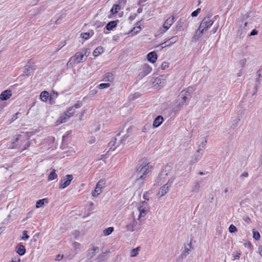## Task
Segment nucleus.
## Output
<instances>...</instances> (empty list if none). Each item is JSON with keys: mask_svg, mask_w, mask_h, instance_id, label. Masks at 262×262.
Masks as SVG:
<instances>
[{"mask_svg": "<svg viewBox=\"0 0 262 262\" xmlns=\"http://www.w3.org/2000/svg\"><path fill=\"white\" fill-rule=\"evenodd\" d=\"M151 166L146 159H142L139 163L136 168V180L142 182L146 179Z\"/></svg>", "mask_w": 262, "mask_h": 262, "instance_id": "1", "label": "nucleus"}, {"mask_svg": "<svg viewBox=\"0 0 262 262\" xmlns=\"http://www.w3.org/2000/svg\"><path fill=\"white\" fill-rule=\"evenodd\" d=\"M214 20L211 18V16L208 15L205 16L202 20L198 30L195 32V34L192 39L194 41L199 39L201 35L207 31L208 29L213 24Z\"/></svg>", "mask_w": 262, "mask_h": 262, "instance_id": "2", "label": "nucleus"}, {"mask_svg": "<svg viewBox=\"0 0 262 262\" xmlns=\"http://www.w3.org/2000/svg\"><path fill=\"white\" fill-rule=\"evenodd\" d=\"M13 143L20 151L26 149L30 145L28 137L23 135H18Z\"/></svg>", "mask_w": 262, "mask_h": 262, "instance_id": "3", "label": "nucleus"}, {"mask_svg": "<svg viewBox=\"0 0 262 262\" xmlns=\"http://www.w3.org/2000/svg\"><path fill=\"white\" fill-rule=\"evenodd\" d=\"M179 99H181V101L179 102L178 106L180 108L183 107L184 105L187 104V101L190 99V93L186 91H182L179 96Z\"/></svg>", "mask_w": 262, "mask_h": 262, "instance_id": "4", "label": "nucleus"}, {"mask_svg": "<svg viewBox=\"0 0 262 262\" xmlns=\"http://www.w3.org/2000/svg\"><path fill=\"white\" fill-rule=\"evenodd\" d=\"M174 180V178L171 177L169 179L166 184H164L161 187L157 194L159 197H162L164 196L169 190V188L171 186V184L173 182Z\"/></svg>", "mask_w": 262, "mask_h": 262, "instance_id": "5", "label": "nucleus"}, {"mask_svg": "<svg viewBox=\"0 0 262 262\" xmlns=\"http://www.w3.org/2000/svg\"><path fill=\"white\" fill-rule=\"evenodd\" d=\"M139 215L138 217V220H139L142 217L145 216L148 211L147 203L146 201H142L138 207Z\"/></svg>", "mask_w": 262, "mask_h": 262, "instance_id": "6", "label": "nucleus"}, {"mask_svg": "<svg viewBox=\"0 0 262 262\" xmlns=\"http://www.w3.org/2000/svg\"><path fill=\"white\" fill-rule=\"evenodd\" d=\"M84 58V55L81 51L77 52L74 56L71 57L67 65L75 63H80L83 61Z\"/></svg>", "mask_w": 262, "mask_h": 262, "instance_id": "7", "label": "nucleus"}, {"mask_svg": "<svg viewBox=\"0 0 262 262\" xmlns=\"http://www.w3.org/2000/svg\"><path fill=\"white\" fill-rule=\"evenodd\" d=\"M140 219L138 220V218L136 219L134 217L133 219L129 222L126 225V230L128 231L133 232L134 231L136 227L140 225Z\"/></svg>", "mask_w": 262, "mask_h": 262, "instance_id": "8", "label": "nucleus"}, {"mask_svg": "<svg viewBox=\"0 0 262 262\" xmlns=\"http://www.w3.org/2000/svg\"><path fill=\"white\" fill-rule=\"evenodd\" d=\"M174 20V16H172L168 18L163 24L162 27L161 28L160 31V33L163 34L166 32L168 29L170 27V26L173 24Z\"/></svg>", "mask_w": 262, "mask_h": 262, "instance_id": "9", "label": "nucleus"}, {"mask_svg": "<svg viewBox=\"0 0 262 262\" xmlns=\"http://www.w3.org/2000/svg\"><path fill=\"white\" fill-rule=\"evenodd\" d=\"M106 184L105 179H101L96 184L94 191L92 192V195L96 196L102 192V188L104 187Z\"/></svg>", "mask_w": 262, "mask_h": 262, "instance_id": "10", "label": "nucleus"}, {"mask_svg": "<svg viewBox=\"0 0 262 262\" xmlns=\"http://www.w3.org/2000/svg\"><path fill=\"white\" fill-rule=\"evenodd\" d=\"M73 179V176L72 174L66 175L65 177L61 180L59 188L62 189L68 186Z\"/></svg>", "mask_w": 262, "mask_h": 262, "instance_id": "11", "label": "nucleus"}, {"mask_svg": "<svg viewBox=\"0 0 262 262\" xmlns=\"http://www.w3.org/2000/svg\"><path fill=\"white\" fill-rule=\"evenodd\" d=\"M166 77L164 75H161L156 78L152 82L154 86L161 88L166 83Z\"/></svg>", "mask_w": 262, "mask_h": 262, "instance_id": "12", "label": "nucleus"}, {"mask_svg": "<svg viewBox=\"0 0 262 262\" xmlns=\"http://www.w3.org/2000/svg\"><path fill=\"white\" fill-rule=\"evenodd\" d=\"M247 23L248 21L242 20L241 24H240V28L237 33V35L239 38H243L246 35L248 30L247 28Z\"/></svg>", "mask_w": 262, "mask_h": 262, "instance_id": "13", "label": "nucleus"}, {"mask_svg": "<svg viewBox=\"0 0 262 262\" xmlns=\"http://www.w3.org/2000/svg\"><path fill=\"white\" fill-rule=\"evenodd\" d=\"M170 170V166H166L163 169L158 177L159 182H161L162 183H163L164 182V180L165 179L166 177L168 176V173Z\"/></svg>", "mask_w": 262, "mask_h": 262, "instance_id": "14", "label": "nucleus"}, {"mask_svg": "<svg viewBox=\"0 0 262 262\" xmlns=\"http://www.w3.org/2000/svg\"><path fill=\"white\" fill-rule=\"evenodd\" d=\"M83 105V103L80 101H78L77 103H76L73 106L70 107L67 112L69 114V115H70L71 117L73 116V115L75 113V110L76 108H80Z\"/></svg>", "mask_w": 262, "mask_h": 262, "instance_id": "15", "label": "nucleus"}, {"mask_svg": "<svg viewBox=\"0 0 262 262\" xmlns=\"http://www.w3.org/2000/svg\"><path fill=\"white\" fill-rule=\"evenodd\" d=\"M35 69V66L34 64L33 63L28 62L25 66L24 73L28 76L30 75L34 72Z\"/></svg>", "mask_w": 262, "mask_h": 262, "instance_id": "16", "label": "nucleus"}, {"mask_svg": "<svg viewBox=\"0 0 262 262\" xmlns=\"http://www.w3.org/2000/svg\"><path fill=\"white\" fill-rule=\"evenodd\" d=\"M203 154V153L200 151V150H197L190 161V164L192 165L199 161L202 158Z\"/></svg>", "mask_w": 262, "mask_h": 262, "instance_id": "17", "label": "nucleus"}, {"mask_svg": "<svg viewBox=\"0 0 262 262\" xmlns=\"http://www.w3.org/2000/svg\"><path fill=\"white\" fill-rule=\"evenodd\" d=\"M70 115H69L67 112L64 113L60 116L59 118L57 120V125L67 122L70 118Z\"/></svg>", "mask_w": 262, "mask_h": 262, "instance_id": "18", "label": "nucleus"}, {"mask_svg": "<svg viewBox=\"0 0 262 262\" xmlns=\"http://www.w3.org/2000/svg\"><path fill=\"white\" fill-rule=\"evenodd\" d=\"M106 247H102L101 248V254H100L96 262H101L103 258L106 256L107 253L111 252L110 250L106 248Z\"/></svg>", "mask_w": 262, "mask_h": 262, "instance_id": "19", "label": "nucleus"}, {"mask_svg": "<svg viewBox=\"0 0 262 262\" xmlns=\"http://www.w3.org/2000/svg\"><path fill=\"white\" fill-rule=\"evenodd\" d=\"M152 68L148 64H144L142 67L141 76H145L151 72Z\"/></svg>", "mask_w": 262, "mask_h": 262, "instance_id": "20", "label": "nucleus"}, {"mask_svg": "<svg viewBox=\"0 0 262 262\" xmlns=\"http://www.w3.org/2000/svg\"><path fill=\"white\" fill-rule=\"evenodd\" d=\"M12 96L11 90H7L3 91L0 95V98L2 100H7Z\"/></svg>", "mask_w": 262, "mask_h": 262, "instance_id": "21", "label": "nucleus"}, {"mask_svg": "<svg viewBox=\"0 0 262 262\" xmlns=\"http://www.w3.org/2000/svg\"><path fill=\"white\" fill-rule=\"evenodd\" d=\"M147 58L151 63H155L157 59V54L155 52H151L147 55Z\"/></svg>", "mask_w": 262, "mask_h": 262, "instance_id": "22", "label": "nucleus"}, {"mask_svg": "<svg viewBox=\"0 0 262 262\" xmlns=\"http://www.w3.org/2000/svg\"><path fill=\"white\" fill-rule=\"evenodd\" d=\"M201 183L199 181H195L191 186V191L193 193H198L200 191Z\"/></svg>", "mask_w": 262, "mask_h": 262, "instance_id": "23", "label": "nucleus"}, {"mask_svg": "<svg viewBox=\"0 0 262 262\" xmlns=\"http://www.w3.org/2000/svg\"><path fill=\"white\" fill-rule=\"evenodd\" d=\"M164 119L162 116H158L154 120L153 122V126L154 127H159L163 122Z\"/></svg>", "mask_w": 262, "mask_h": 262, "instance_id": "24", "label": "nucleus"}, {"mask_svg": "<svg viewBox=\"0 0 262 262\" xmlns=\"http://www.w3.org/2000/svg\"><path fill=\"white\" fill-rule=\"evenodd\" d=\"M99 251V248L98 247H93L89 250L88 257L92 258L96 253H98Z\"/></svg>", "mask_w": 262, "mask_h": 262, "instance_id": "25", "label": "nucleus"}, {"mask_svg": "<svg viewBox=\"0 0 262 262\" xmlns=\"http://www.w3.org/2000/svg\"><path fill=\"white\" fill-rule=\"evenodd\" d=\"M117 21H118V20L117 21H116V20L111 21L106 25V29L107 30H112V29H113L114 28H115L116 27V26L117 25Z\"/></svg>", "mask_w": 262, "mask_h": 262, "instance_id": "26", "label": "nucleus"}, {"mask_svg": "<svg viewBox=\"0 0 262 262\" xmlns=\"http://www.w3.org/2000/svg\"><path fill=\"white\" fill-rule=\"evenodd\" d=\"M49 93L47 91H42L40 95V99L44 102H46L49 98Z\"/></svg>", "mask_w": 262, "mask_h": 262, "instance_id": "27", "label": "nucleus"}, {"mask_svg": "<svg viewBox=\"0 0 262 262\" xmlns=\"http://www.w3.org/2000/svg\"><path fill=\"white\" fill-rule=\"evenodd\" d=\"M114 80L113 75L112 73L108 72L104 75V80L112 82Z\"/></svg>", "mask_w": 262, "mask_h": 262, "instance_id": "28", "label": "nucleus"}, {"mask_svg": "<svg viewBox=\"0 0 262 262\" xmlns=\"http://www.w3.org/2000/svg\"><path fill=\"white\" fill-rule=\"evenodd\" d=\"M192 249V247H189V248L184 247V250L181 254V256L182 258L186 257V256L189 254V252Z\"/></svg>", "mask_w": 262, "mask_h": 262, "instance_id": "29", "label": "nucleus"}, {"mask_svg": "<svg viewBox=\"0 0 262 262\" xmlns=\"http://www.w3.org/2000/svg\"><path fill=\"white\" fill-rule=\"evenodd\" d=\"M121 9V7L120 5L115 4L113 5L112 8L111 9L110 12L111 14H114L117 13L119 10Z\"/></svg>", "mask_w": 262, "mask_h": 262, "instance_id": "30", "label": "nucleus"}, {"mask_svg": "<svg viewBox=\"0 0 262 262\" xmlns=\"http://www.w3.org/2000/svg\"><path fill=\"white\" fill-rule=\"evenodd\" d=\"M103 52V49L102 47H97L93 52V55L95 57H97Z\"/></svg>", "mask_w": 262, "mask_h": 262, "instance_id": "31", "label": "nucleus"}, {"mask_svg": "<svg viewBox=\"0 0 262 262\" xmlns=\"http://www.w3.org/2000/svg\"><path fill=\"white\" fill-rule=\"evenodd\" d=\"M48 201L47 198L39 200L37 201L36 203V207L38 208L43 206L45 204V202L48 203Z\"/></svg>", "mask_w": 262, "mask_h": 262, "instance_id": "32", "label": "nucleus"}, {"mask_svg": "<svg viewBox=\"0 0 262 262\" xmlns=\"http://www.w3.org/2000/svg\"><path fill=\"white\" fill-rule=\"evenodd\" d=\"M57 177V174L55 172V169H52L51 173L49 174L48 176V181H52Z\"/></svg>", "mask_w": 262, "mask_h": 262, "instance_id": "33", "label": "nucleus"}, {"mask_svg": "<svg viewBox=\"0 0 262 262\" xmlns=\"http://www.w3.org/2000/svg\"><path fill=\"white\" fill-rule=\"evenodd\" d=\"M25 247H16V252L20 256L24 255L26 252Z\"/></svg>", "mask_w": 262, "mask_h": 262, "instance_id": "34", "label": "nucleus"}, {"mask_svg": "<svg viewBox=\"0 0 262 262\" xmlns=\"http://www.w3.org/2000/svg\"><path fill=\"white\" fill-rule=\"evenodd\" d=\"M140 251V247H137L136 248L133 249L130 251V256L135 257L138 255L139 252Z\"/></svg>", "mask_w": 262, "mask_h": 262, "instance_id": "35", "label": "nucleus"}, {"mask_svg": "<svg viewBox=\"0 0 262 262\" xmlns=\"http://www.w3.org/2000/svg\"><path fill=\"white\" fill-rule=\"evenodd\" d=\"M207 143V140H205L204 141H203L199 145L197 150H200V151L203 153L204 149L206 146V144Z\"/></svg>", "mask_w": 262, "mask_h": 262, "instance_id": "36", "label": "nucleus"}, {"mask_svg": "<svg viewBox=\"0 0 262 262\" xmlns=\"http://www.w3.org/2000/svg\"><path fill=\"white\" fill-rule=\"evenodd\" d=\"M114 231V228L112 227H108L103 230V234L104 235H108L111 234Z\"/></svg>", "mask_w": 262, "mask_h": 262, "instance_id": "37", "label": "nucleus"}, {"mask_svg": "<svg viewBox=\"0 0 262 262\" xmlns=\"http://www.w3.org/2000/svg\"><path fill=\"white\" fill-rule=\"evenodd\" d=\"M81 52L84 56L85 58L84 59V60H85L86 59L87 57L89 56L90 53V49L88 48L83 49Z\"/></svg>", "mask_w": 262, "mask_h": 262, "instance_id": "38", "label": "nucleus"}, {"mask_svg": "<svg viewBox=\"0 0 262 262\" xmlns=\"http://www.w3.org/2000/svg\"><path fill=\"white\" fill-rule=\"evenodd\" d=\"M151 128V125L150 124H146L142 128L143 133H147Z\"/></svg>", "mask_w": 262, "mask_h": 262, "instance_id": "39", "label": "nucleus"}, {"mask_svg": "<svg viewBox=\"0 0 262 262\" xmlns=\"http://www.w3.org/2000/svg\"><path fill=\"white\" fill-rule=\"evenodd\" d=\"M256 84H255V88H254V90H253V95H255L256 94L257 91H258V89H259V85L260 84V80L259 79H258L257 80H256Z\"/></svg>", "mask_w": 262, "mask_h": 262, "instance_id": "40", "label": "nucleus"}, {"mask_svg": "<svg viewBox=\"0 0 262 262\" xmlns=\"http://www.w3.org/2000/svg\"><path fill=\"white\" fill-rule=\"evenodd\" d=\"M110 83H100L98 85V88L99 89H103L105 88H107L110 86Z\"/></svg>", "mask_w": 262, "mask_h": 262, "instance_id": "41", "label": "nucleus"}, {"mask_svg": "<svg viewBox=\"0 0 262 262\" xmlns=\"http://www.w3.org/2000/svg\"><path fill=\"white\" fill-rule=\"evenodd\" d=\"M253 238L256 240H258L260 238V234L258 231H253Z\"/></svg>", "mask_w": 262, "mask_h": 262, "instance_id": "42", "label": "nucleus"}, {"mask_svg": "<svg viewBox=\"0 0 262 262\" xmlns=\"http://www.w3.org/2000/svg\"><path fill=\"white\" fill-rule=\"evenodd\" d=\"M169 39L165 41L164 42L162 43L161 44V46H162V48H163L165 47L170 46L171 45H172V43H171V42H169Z\"/></svg>", "mask_w": 262, "mask_h": 262, "instance_id": "43", "label": "nucleus"}, {"mask_svg": "<svg viewBox=\"0 0 262 262\" xmlns=\"http://www.w3.org/2000/svg\"><path fill=\"white\" fill-rule=\"evenodd\" d=\"M229 231L230 233H234L237 231V228L233 225H231L229 228Z\"/></svg>", "mask_w": 262, "mask_h": 262, "instance_id": "44", "label": "nucleus"}, {"mask_svg": "<svg viewBox=\"0 0 262 262\" xmlns=\"http://www.w3.org/2000/svg\"><path fill=\"white\" fill-rule=\"evenodd\" d=\"M253 15V13L251 11H249L243 17L244 20L247 19L248 18L251 17Z\"/></svg>", "mask_w": 262, "mask_h": 262, "instance_id": "45", "label": "nucleus"}, {"mask_svg": "<svg viewBox=\"0 0 262 262\" xmlns=\"http://www.w3.org/2000/svg\"><path fill=\"white\" fill-rule=\"evenodd\" d=\"M178 40V37L177 36H174L170 38H169V42H171L172 44H173L174 43L176 42Z\"/></svg>", "mask_w": 262, "mask_h": 262, "instance_id": "46", "label": "nucleus"}, {"mask_svg": "<svg viewBox=\"0 0 262 262\" xmlns=\"http://www.w3.org/2000/svg\"><path fill=\"white\" fill-rule=\"evenodd\" d=\"M200 11H201V8H198L195 11H194L193 12H192L191 16L192 17L196 16L199 14V13L200 12Z\"/></svg>", "mask_w": 262, "mask_h": 262, "instance_id": "47", "label": "nucleus"}, {"mask_svg": "<svg viewBox=\"0 0 262 262\" xmlns=\"http://www.w3.org/2000/svg\"><path fill=\"white\" fill-rule=\"evenodd\" d=\"M28 238H29V235L27 234V231H24L23 232V235L21 237V239L23 240H26V239H28Z\"/></svg>", "mask_w": 262, "mask_h": 262, "instance_id": "48", "label": "nucleus"}, {"mask_svg": "<svg viewBox=\"0 0 262 262\" xmlns=\"http://www.w3.org/2000/svg\"><path fill=\"white\" fill-rule=\"evenodd\" d=\"M37 237H38V234L34 235V237H33V238L31 239V244L35 245L36 244L35 243L37 241Z\"/></svg>", "mask_w": 262, "mask_h": 262, "instance_id": "49", "label": "nucleus"}, {"mask_svg": "<svg viewBox=\"0 0 262 262\" xmlns=\"http://www.w3.org/2000/svg\"><path fill=\"white\" fill-rule=\"evenodd\" d=\"M127 0H118V4L120 5V7L121 6H124L126 3Z\"/></svg>", "mask_w": 262, "mask_h": 262, "instance_id": "50", "label": "nucleus"}, {"mask_svg": "<svg viewBox=\"0 0 262 262\" xmlns=\"http://www.w3.org/2000/svg\"><path fill=\"white\" fill-rule=\"evenodd\" d=\"M168 67V63L167 62H163L161 65V69L164 70Z\"/></svg>", "mask_w": 262, "mask_h": 262, "instance_id": "51", "label": "nucleus"}, {"mask_svg": "<svg viewBox=\"0 0 262 262\" xmlns=\"http://www.w3.org/2000/svg\"><path fill=\"white\" fill-rule=\"evenodd\" d=\"M82 37L85 40L88 39L90 37V33H84L83 34H81Z\"/></svg>", "mask_w": 262, "mask_h": 262, "instance_id": "52", "label": "nucleus"}, {"mask_svg": "<svg viewBox=\"0 0 262 262\" xmlns=\"http://www.w3.org/2000/svg\"><path fill=\"white\" fill-rule=\"evenodd\" d=\"M140 30H141V27H137V28H135V27H134V28L132 30V32H135V33H138Z\"/></svg>", "mask_w": 262, "mask_h": 262, "instance_id": "53", "label": "nucleus"}, {"mask_svg": "<svg viewBox=\"0 0 262 262\" xmlns=\"http://www.w3.org/2000/svg\"><path fill=\"white\" fill-rule=\"evenodd\" d=\"M258 33V31L255 30V29H253L250 33V36H253V35H257Z\"/></svg>", "mask_w": 262, "mask_h": 262, "instance_id": "54", "label": "nucleus"}, {"mask_svg": "<svg viewBox=\"0 0 262 262\" xmlns=\"http://www.w3.org/2000/svg\"><path fill=\"white\" fill-rule=\"evenodd\" d=\"M241 255V253L239 251H236V255L234 256V259H238L239 258Z\"/></svg>", "mask_w": 262, "mask_h": 262, "instance_id": "55", "label": "nucleus"}, {"mask_svg": "<svg viewBox=\"0 0 262 262\" xmlns=\"http://www.w3.org/2000/svg\"><path fill=\"white\" fill-rule=\"evenodd\" d=\"M95 140H96L95 138L94 137H92V138H91V139L89 140V143L90 144H93V143H95Z\"/></svg>", "mask_w": 262, "mask_h": 262, "instance_id": "56", "label": "nucleus"}, {"mask_svg": "<svg viewBox=\"0 0 262 262\" xmlns=\"http://www.w3.org/2000/svg\"><path fill=\"white\" fill-rule=\"evenodd\" d=\"M62 257H63V255L61 256L60 254H58L56 256L55 259H56V260H59Z\"/></svg>", "mask_w": 262, "mask_h": 262, "instance_id": "57", "label": "nucleus"}, {"mask_svg": "<svg viewBox=\"0 0 262 262\" xmlns=\"http://www.w3.org/2000/svg\"><path fill=\"white\" fill-rule=\"evenodd\" d=\"M244 221L246 222L249 223H250L251 222V219H250V218L249 217L247 216L245 219H244Z\"/></svg>", "mask_w": 262, "mask_h": 262, "instance_id": "58", "label": "nucleus"}, {"mask_svg": "<svg viewBox=\"0 0 262 262\" xmlns=\"http://www.w3.org/2000/svg\"><path fill=\"white\" fill-rule=\"evenodd\" d=\"M182 24V19H180L179 21L177 22V27L178 28L179 26H181Z\"/></svg>", "mask_w": 262, "mask_h": 262, "instance_id": "59", "label": "nucleus"}, {"mask_svg": "<svg viewBox=\"0 0 262 262\" xmlns=\"http://www.w3.org/2000/svg\"><path fill=\"white\" fill-rule=\"evenodd\" d=\"M258 252L261 256H262V247H260L258 249Z\"/></svg>", "mask_w": 262, "mask_h": 262, "instance_id": "60", "label": "nucleus"}, {"mask_svg": "<svg viewBox=\"0 0 262 262\" xmlns=\"http://www.w3.org/2000/svg\"><path fill=\"white\" fill-rule=\"evenodd\" d=\"M143 198L145 200V201H146V200L148 201V199L147 198V193L146 192H145L143 194Z\"/></svg>", "mask_w": 262, "mask_h": 262, "instance_id": "61", "label": "nucleus"}, {"mask_svg": "<svg viewBox=\"0 0 262 262\" xmlns=\"http://www.w3.org/2000/svg\"><path fill=\"white\" fill-rule=\"evenodd\" d=\"M217 28L218 27H216V28H214L212 29L211 31L213 33H215L216 32Z\"/></svg>", "mask_w": 262, "mask_h": 262, "instance_id": "62", "label": "nucleus"}, {"mask_svg": "<svg viewBox=\"0 0 262 262\" xmlns=\"http://www.w3.org/2000/svg\"><path fill=\"white\" fill-rule=\"evenodd\" d=\"M127 137H128V136H124L123 137V138L122 139H121V140H120V141H121L122 143H123V141H124L126 139V138H127Z\"/></svg>", "mask_w": 262, "mask_h": 262, "instance_id": "63", "label": "nucleus"}, {"mask_svg": "<svg viewBox=\"0 0 262 262\" xmlns=\"http://www.w3.org/2000/svg\"><path fill=\"white\" fill-rule=\"evenodd\" d=\"M20 258H18L17 260H12L10 261L9 262H20Z\"/></svg>", "mask_w": 262, "mask_h": 262, "instance_id": "64", "label": "nucleus"}]
</instances>
